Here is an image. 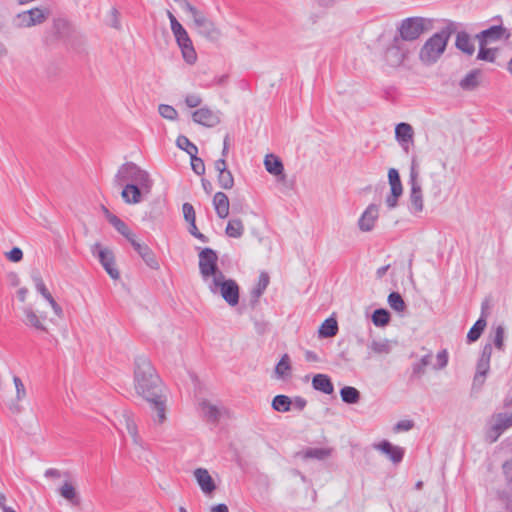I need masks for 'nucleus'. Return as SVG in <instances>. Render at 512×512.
<instances>
[{"mask_svg":"<svg viewBox=\"0 0 512 512\" xmlns=\"http://www.w3.org/2000/svg\"><path fill=\"white\" fill-rule=\"evenodd\" d=\"M134 389L145 401L163 394L162 382L150 360L144 355L135 358Z\"/></svg>","mask_w":512,"mask_h":512,"instance_id":"nucleus-1","label":"nucleus"},{"mask_svg":"<svg viewBox=\"0 0 512 512\" xmlns=\"http://www.w3.org/2000/svg\"><path fill=\"white\" fill-rule=\"evenodd\" d=\"M177 2L192 18L193 27L198 35L211 42H216L220 39V29L204 12L193 6L188 0H177Z\"/></svg>","mask_w":512,"mask_h":512,"instance_id":"nucleus-2","label":"nucleus"},{"mask_svg":"<svg viewBox=\"0 0 512 512\" xmlns=\"http://www.w3.org/2000/svg\"><path fill=\"white\" fill-rule=\"evenodd\" d=\"M452 24L433 34L422 46L419 59L425 65H432L444 53L452 33Z\"/></svg>","mask_w":512,"mask_h":512,"instance_id":"nucleus-3","label":"nucleus"},{"mask_svg":"<svg viewBox=\"0 0 512 512\" xmlns=\"http://www.w3.org/2000/svg\"><path fill=\"white\" fill-rule=\"evenodd\" d=\"M204 284L211 294L220 296L229 306L235 307L238 305L240 299L239 285L234 279L226 277L223 272Z\"/></svg>","mask_w":512,"mask_h":512,"instance_id":"nucleus-4","label":"nucleus"},{"mask_svg":"<svg viewBox=\"0 0 512 512\" xmlns=\"http://www.w3.org/2000/svg\"><path fill=\"white\" fill-rule=\"evenodd\" d=\"M116 186L134 184L143 189H152L153 181L149 173L133 162H127L121 165L113 180Z\"/></svg>","mask_w":512,"mask_h":512,"instance_id":"nucleus-5","label":"nucleus"},{"mask_svg":"<svg viewBox=\"0 0 512 512\" xmlns=\"http://www.w3.org/2000/svg\"><path fill=\"white\" fill-rule=\"evenodd\" d=\"M409 185V211L411 214L418 216L424 210V197L420 177V165L416 157H413L411 161Z\"/></svg>","mask_w":512,"mask_h":512,"instance_id":"nucleus-6","label":"nucleus"},{"mask_svg":"<svg viewBox=\"0 0 512 512\" xmlns=\"http://www.w3.org/2000/svg\"><path fill=\"white\" fill-rule=\"evenodd\" d=\"M431 25V20L423 17H411L404 19L398 28L400 35L398 38L401 41H414L425 31H428L431 28Z\"/></svg>","mask_w":512,"mask_h":512,"instance_id":"nucleus-7","label":"nucleus"},{"mask_svg":"<svg viewBox=\"0 0 512 512\" xmlns=\"http://www.w3.org/2000/svg\"><path fill=\"white\" fill-rule=\"evenodd\" d=\"M51 15V10L47 6L35 7L15 16L14 23L18 28H30L44 23Z\"/></svg>","mask_w":512,"mask_h":512,"instance_id":"nucleus-8","label":"nucleus"},{"mask_svg":"<svg viewBox=\"0 0 512 512\" xmlns=\"http://www.w3.org/2000/svg\"><path fill=\"white\" fill-rule=\"evenodd\" d=\"M199 272L204 283L222 273L218 267V255L213 249L204 248L199 253Z\"/></svg>","mask_w":512,"mask_h":512,"instance_id":"nucleus-9","label":"nucleus"},{"mask_svg":"<svg viewBox=\"0 0 512 512\" xmlns=\"http://www.w3.org/2000/svg\"><path fill=\"white\" fill-rule=\"evenodd\" d=\"M410 55V49L398 37H395L391 45L386 49L384 61L390 67L397 68L403 65Z\"/></svg>","mask_w":512,"mask_h":512,"instance_id":"nucleus-10","label":"nucleus"},{"mask_svg":"<svg viewBox=\"0 0 512 512\" xmlns=\"http://www.w3.org/2000/svg\"><path fill=\"white\" fill-rule=\"evenodd\" d=\"M91 253L95 256L107 274L114 280L120 277L118 269L115 267V257L112 250L103 246L101 243L96 242L91 246Z\"/></svg>","mask_w":512,"mask_h":512,"instance_id":"nucleus-11","label":"nucleus"},{"mask_svg":"<svg viewBox=\"0 0 512 512\" xmlns=\"http://www.w3.org/2000/svg\"><path fill=\"white\" fill-rule=\"evenodd\" d=\"M512 426V413H498L491 417L486 439L490 443L498 440L501 434Z\"/></svg>","mask_w":512,"mask_h":512,"instance_id":"nucleus-12","label":"nucleus"},{"mask_svg":"<svg viewBox=\"0 0 512 512\" xmlns=\"http://www.w3.org/2000/svg\"><path fill=\"white\" fill-rule=\"evenodd\" d=\"M118 425L120 431H126L127 434L132 438L133 443L141 449H144V441L139 435L137 423L134 415L127 410H124L118 419Z\"/></svg>","mask_w":512,"mask_h":512,"instance_id":"nucleus-13","label":"nucleus"},{"mask_svg":"<svg viewBox=\"0 0 512 512\" xmlns=\"http://www.w3.org/2000/svg\"><path fill=\"white\" fill-rule=\"evenodd\" d=\"M192 119L195 123L211 128L218 125L221 121L220 113L208 107H202L192 113Z\"/></svg>","mask_w":512,"mask_h":512,"instance_id":"nucleus-14","label":"nucleus"},{"mask_svg":"<svg viewBox=\"0 0 512 512\" xmlns=\"http://www.w3.org/2000/svg\"><path fill=\"white\" fill-rule=\"evenodd\" d=\"M379 218V206L369 204L358 219L357 225L360 231L370 232L374 229Z\"/></svg>","mask_w":512,"mask_h":512,"instance_id":"nucleus-15","label":"nucleus"},{"mask_svg":"<svg viewBox=\"0 0 512 512\" xmlns=\"http://www.w3.org/2000/svg\"><path fill=\"white\" fill-rule=\"evenodd\" d=\"M481 46H487L490 43L508 39L510 37L507 29L501 25L492 26L486 30H483L477 35Z\"/></svg>","mask_w":512,"mask_h":512,"instance_id":"nucleus-16","label":"nucleus"},{"mask_svg":"<svg viewBox=\"0 0 512 512\" xmlns=\"http://www.w3.org/2000/svg\"><path fill=\"white\" fill-rule=\"evenodd\" d=\"M121 187H123L121 197L123 201L129 205L140 203L143 197L147 196L151 192V189L145 190L142 187H139L138 185H134L132 183L122 185Z\"/></svg>","mask_w":512,"mask_h":512,"instance_id":"nucleus-17","label":"nucleus"},{"mask_svg":"<svg viewBox=\"0 0 512 512\" xmlns=\"http://www.w3.org/2000/svg\"><path fill=\"white\" fill-rule=\"evenodd\" d=\"M167 17L170 21L171 31L174 35L179 48L193 44L190 36L182 24L176 19L171 11H167Z\"/></svg>","mask_w":512,"mask_h":512,"instance_id":"nucleus-18","label":"nucleus"},{"mask_svg":"<svg viewBox=\"0 0 512 512\" xmlns=\"http://www.w3.org/2000/svg\"><path fill=\"white\" fill-rule=\"evenodd\" d=\"M32 280L35 285L36 290L43 296L44 299L48 301L51 308L53 309L55 315L59 318L63 317V309L61 306L55 301L51 293L45 286V283L39 273H34L32 275Z\"/></svg>","mask_w":512,"mask_h":512,"instance_id":"nucleus-19","label":"nucleus"},{"mask_svg":"<svg viewBox=\"0 0 512 512\" xmlns=\"http://www.w3.org/2000/svg\"><path fill=\"white\" fill-rule=\"evenodd\" d=\"M150 404L154 415L152 417L154 424L162 425L167 420V398L163 394L156 396L155 399L147 400Z\"/></svg>","mask_w":512,"mask_h":512,"instance_id":"nucleus-20","label":"nucleus"},{"mask_svg":"<svg viewBox=\"0 0 512 512\" xmlns=\"http://www.w3.org/2000/svg\"><path fill=\"white\" fill-rule=\"evenodd\" d=\"M71 24L64 18H56L52 22L51 37L53 40L66 41L72 34Z\"/></svg>","mask_w":512,"mask_h":512,"instance_id":"nucleus-21","label":"nucleus"},{"mask_svg":"<svg viewBox=\"0 0 512 512\" xmlns=\"http://www.w3.org/2000/svg\"><path fill=\"white\" fill-rule=\"evenodd\" d=\"M193 475L204 494L211 495L215 491L216 484L207 469L197 468L194 470Z\"/></svg>","mask_w":512,"mask_h":512,"instance_id":"nucleus-22","label":"nucleus"},{"mask_svg":"<svg viewBox=\"0 0 512 512\" xmlns=\"http://www.w3.org/2000/svg\"><path fill=\"white\" fill-rule=\"evenodd\" d=\"M374 448L385 454L394 464L400 463L404 457V449L391 444L387 440L375 444Z\"/></svg>","mask_w":512,"mask_h":512,"instance_id":"nucleus-23","label":"nucleus"},{"mask_svg":"<svg viewBox=\"0 0 512 512\" xmlns=\"http://www.w3.org/2000/svg\"><path fill=\"white\" fill-rule=\"evenodd\" d=\"M215 169L218 172V184L221 188L229 190L234 186V178L227 169L226 161L224 158L218 159L215 162Z\"/></svg>","mask_w":512,"mask_h":512,"instance_id":"nucleus-24","label":"nucleus"},{"mask_svg":"<svg viewBox=\"0 0 512 512\" xmlns=\"http://www.w3.org/2000/svg\"><path fill=\"white\" fill-rule=\"evenodd\" d=\"M131 245L148 267L154 270L159 269V263L156 259L155 254L146 244L138 242L135 238L131 242Z\"/></svg>","mask_w":512,"mask_h":512,"instance_id":"nucleus-25","label":"nucleus"},{"mask_svg":"<svg viewBox=\"0 0 512 512\" xmlns=\"http://www.w3.org/2000/svg\"><path fill=\"white\" fill-rule=\"evenodd\" d=\"M103 212L108 222L130 243L135 239V234L129 229V227L116 215L111 214L109 210L103 207Z\"/></svg>","mask_w":512,"mask_h":512,"instance_id":"nucleus-26","label":"nucleus"},{"mask_svg":"<svg viewBox=\"0 0 512 512\" xmlns=\"http://www.w3.org/2000/svg\"><path fill=\"white\" fill-rule=\"evenodd\" d=\"M367 359L374 355H387L392 350L391 342L388 339H373L367 346Z\"/></svg>","mask_w":512,"mask_h":512,"instance_id":"nucleus-27","label":"nucleus"},{"mask_svg":"<svg viewBox=\"0 0 512 512\" xmlns=\"http://www.w3.org/2000/svg\"><path fill=\"white\" fill-rule=\"evenodd\" d=\"M414 131L410 124L399 123L395 127V137L400 145L407 150L408 144L413 140Z\"/></svg>","mask_w":512,"mask_h":512,"instance_id":"nucleus-28","label":"nucleus"},{"mask_svg":"<svg viewBox=\"0 0 512 512\" xmlns=\"http://www.w3.org/2000/svg\"><path fill=\"white\" fill-rule=\"evenodd\" d=\"M492 355V345L486 344L482 350L481 356L477 363V372L475 375V380L479 377H485L490 368V359Z\"/></svg>","mask_w":512,"mask_h":512,"instance_id":"nucleus-29","label":"nucleus"},{"mask_svg":"<svg viewBox=\"0 0 512 512\" xmlns=\"http://www.w3.org/2000/svg\"><path fill=\"white\" fill-rule=\"evenodd\" d=\"M264 166L268 173L280 177V180L285 179L284 166L279 157L274 154L266 155L264 159Z\"/></svg>","mask_w":512,"mask_h":512,"instance_id":"nucleus-30","label":"nucleus"},{"mask_svg":"<svg viewBox=\"0 0 512 512\" xmlns=\"http://www.w3.org/2000/svg\"><path fill=\"white\" fill-rule=\"evenodd\" d=\"M24 319L23 323L26 326L32 327L36 330L47 331L46 326L43 323V318L40 317L30 306L23 308Z\"/></svg>","mask_w":512,"mask_h":512,"instance_id":"nucleus-31","label":"nucleus"},{"mask_svg":"<svg viewBox=\"0 0 512 512\" xmlns=\"http://www.w3.org/2000/svg\"><path fill=\"white\" fill-rule=\"evenodd\" d=\"M213 206L219 218L224 219L229 215L230 203L225 193H215L213 197Z\"/></svg>","mask_w":512,"mask_h":512,"instance_id":"nucleus-32","label":"nucleus"},{"mask_svg":"<svg viewBox=\"0 0 512 512\" xmlns=\"http://www.w3.org/2000/svg\"><path fill=\"white\" fill-rule=\"evenodd\" d=\"M312 386L325 394H331L334 391L333 384L326 374H316L312 379Z\"/></svg>","mask_w":512,"mask_h":512,"instance_id":"nucleus-33","label":"nucleus"},{"mask_svg":"<svg viewBox=\"0 0 512 512\" xmlns=\"http://www.w3.org/2000/svg\"><path fill=\"white\" fill-rule=\"evenodd\" d=\"M455 45L467 55H472L475 51L474 43L466 32H458Z\"/></svg>","mask_w":512,"mask_h":512,"instance_id":"nucleus-34","label":"nucleus"},{"mask_svg":"<svg viewBox=\"0 0 512 512\" xmlns=\"http://www.w3.org/2000/svg\"><path fill=\"white\" fill-rule=\"evenodd\" d=\"M481 77V71L479 69H474L470 71L459 83V86L463 90H473L479 85V80Z\"/></svg>","mask_w":512,"mask_h":512,"instance_id":"nucleus-35","label":"nucleus"},{"mask_svg":"<svg viewBox=\"0 0 512 512\" xmlns=\"http://www.w3.org/2000/svg\"><path fill=\"white\" fill-rule=\"evenodd\" d=\"M338 324L334 318L326 319L319 327L318 333L322 338H330L337 334Z\"/></svg>","mask_w":512,"mask_h":512,"instance_id":"nucleus-36","label":"nucleus"},{"mask_svg":"<svg viewBox=\"0 0 512 512\" xmlns=\"http://www.w3.org/2000/svg\"><path fill=\"white\" fill-rule=\"evenodd\" d=\"M275 375L278 379H285L290 375L291 363L288 354H284L275 367Z\"/></svg>","mask_w":512,"mask_h":512,"instance_id":"nucleus-37","label":"nucleus"},{"mask_svg":"<svg viewBox=\"0 0 512 512\" xmlns=\"http://www.w3.org/2000/svg\"><path fill=\"white\" fill-rule=\"evenodd\" d=\"M59 494L72 504L79 503L76 489L74 485L69 481L64 482V484L59 488Z\"/></svg>","mask_w":512,"mask_h":512,"instance_id":"nucleus-38","label":"nucleus"},{"mask_svg":"<svg viewBox=\"0 0 512 512\" xmlns=\"http://www.w3.org/2000/svg\"><path fill=\"white\" fill-rule=\"evenodd\" d=\"M200 410L203 416L209 421H217L220 416L218 407L208 401L200 403Z\"/></svg>","mask_w":512,"mask_h":512,"instance_id":"nucleus-39","label":"nucleus"},{"mask_svg":"<svg viewBox=\"0 0 512 512\" xmlns=\"http://www.w3.org/2000/svg\"><path fill=\"white\" fill-rule=\"evenodd\" d=\"M226 234L232 238H240L244 233V225L240 219H231L228 221Z\"/></svg>","mask_w":512,"mask_h":512,"instance_id":"nucleus-40","label":"nucleus"},{"mask_svg":"<svg viewBox=\"0 0 512 512\" xmlns=\"http://www.w3.org/2000/svg\"><path fill=\"white\" fill-rule=\"evenodd\" d=\"M332 454L331 448H308L303 452L304 458H313L317 460H324Z\"/></svg>","mask_w":512,"mask_h":512,"instance_id":"nucleus-41","label":"nucleus"},{"mask_svg":"<svg viewBox=\"0 0 512 512\" xmlns=\"http://www.w3.org/2000/svg\"><path fill=\"white\" fill-rule=\"evenodd\" d=\"M342 401L348 404H355L360 399L359 391L352 386H345L340 391Z\"/></svg>","mask_w":512,"mask_h":512,"instance_id":"nucleus-42","label":"nucleus"},{"mask_svg":"<svg viewBox=\"0 0 512 512\" xmlns=\"http://www.w3.org/2000/svg\"><path fill=\"white\" fill-rule=\"evenodd\" d=\"M272 407L278 412H287L292 407V400L286 395H277L272 401Z\"/></svg>","mask_w":512,"mask_h":512,"instance_id":"nucleus-43","label":"nucleus"},{"mask_svg":"<svg viewBox=\"0 0 512 512\" xmlns=\"http://www.w3.org/2000/svg\"><path fill=\"white\" fill-rule=\"evenodd\" d=\"M486 320L483 318L478 319L467 334L469 342L478 340L486 327Z\"/></svg>","mask_w":512,"mask_h":512,"instance_id":"nucleus-44","label":"nucleus"},{"mask_svg":"<svg viewBox=\"0 0 512 512\" xmlns=\"http://www.w3.org/2000/svg\"><path fill=\"white\" fill-rule=\"evenodd\" d=\"M176 145L178 148L187 152L189 156H194V154L198 153V148L196 147V145L193 144L186 136H178L176 140Z\"/></svg>","mask_w":512,"mask_h":512,"instance_id":"nucleus-45","label":"nucleus"},{"mask_svg":"<svg viewBox=\"0 0 512 512\" xmlns=\"http://www.w3.org/2000/svg\"><path fill=\"white\" fill-rule=\"evenodd\" d=\"M390 321V314L385 309H376L372 315V322L377 327H384Z\"/></svg>","mask_w":512,"mask_h":512,"instance_id":"nucleus-46","label":"nucleus"},{"mask_svg":"<svg viewBox=\"0 0 512 512\" xmlns=\"http://www.w3.org/2000/svg\"><path fill=\"white\" fill-rule=\"evenodd\" d=\"M388 303L390 307L397 312H403L406 308V304L402 296L397 292H392L389 294Z\"/></svg>","mask_w":512,"mask_h":512,"instance_id":"nucleus-47","label":"nucleus"},{"mask_svg":"<svg viewBox=\"0 0 512 512\" xmlns=\"http://www.w3.org/2000/svg\"><path fill=\"white\" fill-rule=\"evenodd\" d=\"M269 279V275L266 272H262L259 275L258 283L256 287L252 290L253 297L259 298L264 293L269 284Z\"/></svg>","mask_w":512,"mask_h":512,"instance_id":"nucleus-48","label":"nucleus"},{"mask_svg":"<svg viewBox=\"0 0 512 512\" xmlns=\"http://www.w3.org/2000/svg\"><path fill=\"white\" fill-rule=\"evenodd\" d=\"M183 60L189 64L194 65L197 61V53L193 44L180 48Z\"/></svg>","mask_w":512,"mask_h":512,"instance_id":"nucleus-49","label":"nucleus"},{"mask_svg":"<svg viewBox=\"0 0 512 512\" xmlns=\"http://www.w3.org/2000/svg\"><path fill=\"white\" fill-rule=\"evenodd\" d=\"M388 180L391 191H403L399 173L396 169L390 168L388 171Z\"/></svg>","mask_w":512,"mask_h":512,"instance_id":"nucleus-50","label":"nucleus"},{"mask_svg":"<svg viewBox=\"0 0 512 512\" xmlns=\"http://www.w3.org/2000/svg\"><path fill=\"white\" fill-rule=\"evenodd\" d=\"M159 114L170 121H174L178 117V112L173 106L167 105V104H160L158 107Z\"/></svg>","mask_w":512,"mask_h":512,"instance_id":"nucleus-51","label":"nucleus"},{"mask_svg":"<svg viewBox=\"0 0 512 512\" xmlns=\"http://www.w3.org/2000/svg\"><path fill=\"white\" fill-rule=\"evenodd\" d=\"M496 53H497L496 49H489V48H486V46L480 45V49H479L477 58L479 60L494 62L495 58H496Z\"/></svg>","mask_w":512,"mask_h":512,"instance_id":"nucleus-52","label":"nucleus"},{"mask_svg":"<svg viewBox=\"0 0 512 512\" xmlns=\"http://www.w3.org/2000/svg\"><path fill=\"white\" fill-rule=\"evenodd\" d=\"M107 24L116 30L121 29L120 14L116 8H112L110 10L107 18Z\"/></svg>","mask_w":512,"mask_h":512,"instance_id":"nucleus-53","label":"nucleus"},{"mask_svg":"<svg viewBox=\"0 0 512 512\" xmlns=\"http://www.w3.org/2000/svg\"><path fill=\"white\" fill-rule=\"evenodd\" d=\"M431 363V355L427 354L423 356L418 363L413 366V373L422 375L425 373V367Z\"/></svg>","mask_w":512,"mask_h":512,"instance_id":"nucleus-54","label":"nucleus"},{"mask_svg":"<svg viewBox=\"0 0 512 512\" xmlns=\"http://www.w3.org/2000/svg\"><path fill=\"white\" fill-rule=\"evenodd\" d=\"M504 335H505V330H504L503 326H497L494 331L493 342H494L495 347L499 350H503V348H504Z\"/></svg>","mask_w":512,"mask_h":512,"instance_id":"nucleus-55","label":"nucleus"},{"mask_svg":"<svg viewBox=\"0 0 512 512\" xmlns=\"http://www.w3.org/2000/svg\"><path fill=\"white\" fill-rule=\"evenodd\" d=\"M13 382L16 389V399L21 401L26 398L27 392L22 380L18 376L13 377Z\"/></svg>","mask_w":512,"mask_h":512,"instance_id":"nucleus-56","label":"nucleus"},{"mask_svg":"<svg viewBox=\"0 0 512 512\" xmlns=\"http://www.w3.org/2000/svg\"><path fill=\"white\" fill-rule=\"evenodd\" d=\"M191 158V167H192V170L197 174V175H202L204 174L205 172V165H204V162L201 158L197 157L196 154H194V156H190Z\"/></svg>","mask_w":512,"mask_h":512,"instance_id":"nucleus-57","label":"nucleus"},{"mask_svg":"<svg viewBox=\"0 0 512 512\" xmlns=\"http://www.w3.org/2000/svg\"><path fill=\"white\" fill-rule=\"evenodd\" d=\"M448 364V353L446 350H441L436 355V363L434 364V369L440 370L447 366Z\"/></svg>","mask_w":512,"mask_h":512,"instance_id":"nucleus-58","label":"nucleus"},{"mask_svg":"<svg viewBox=\"0 0 512 512\" xmlns=\"http://www.w3.org/2000/svg\"><path fill=\"white\" fill-rule=\"evenodd\" d=\"M403 191H391L385 199V203L389 209H394L398 204V199L402 195Z\"/></svg>","mask_w":512,"mask_h":512,"instance_id":"nucleus-59","label":"nucleus"},{"mask_svg":"<svg viewBox=\"0 0 512 512\" xmlns=\"http://www.w3.org/2000/svg\"><path fill=\"white\" fill-rule=\"evenodd\" d=\"M201 103H202V98L199 94L192 93V94H188L185 97V104L189 108H196V107L200 106Z\"/></svg>","mask_w":512,"mask_h":512,"instance_id":"nucleus-60","label":"nucleus"},{"mask_svg":"<svg viewBox=\"0 0 512 512\" xmlns=\"http://www.w3.org/2000/svg\"><path fill=\"white\" fill-rule=\"evenodd\" d=\"M184 219L188 222H195V210L190 203H184L182 206Z\"/></svg>","mask_w":512,"mask_h":512,"instance_id":"nucleus-61","label":"nucleus"},{"mask_svg":"<svg viewBox=\"0 0 512 512\" xmlns=\"http://www.w3.org/2000/svg\"><path fill=\"white\" fill-rule=\"evenodd\" d=\"M6 257L12 262H19L23 258V252L20 248L14 247L6 253Z\"/></svg>","mask_w":512,"mask_h":512,"instance_id":"nucleus-62","label":"nucleus"},{"mask_svg":"<svg viewBox=\"0 0 512 512\" xmlns=\"http://www.w3.org/2000/svg\"><path fill=\"white\" fill-rule=\"evenodd\" d=\"M413 427L411 420H401L394 426L395 432L409 431Z\"/></svg>","mask_w":512,"mask_h":512,"instance_id":"nucleus-63","label":"nucleus"},{"mask_svg":"<svg viewBox=\"0 0 512 512\" xmlns=\"http://www.w3.org/2000/svg\"><path fill=\"white\" fill-rule=\"evenodd\" d=\"M306 404V400L302 397H296L294 400H292V406L298 410H303Z\"/></svg>","mask_w":512,"mask_h":512,"instance_id":"nucleus-64","label":"nucleus"}]
</instances>
